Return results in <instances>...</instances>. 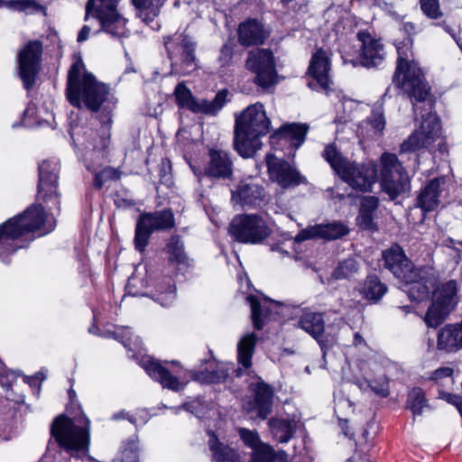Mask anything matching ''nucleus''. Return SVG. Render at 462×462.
Listing matches in <instances>:
<instances>
[{
    "instance_id": "774afa93",
    "label": "nucleus",
    "mask_w": 462,
    "mask_h": 462,
    "mask_svg": "<svg viewBox=\"0 0 462 462\" xmlns=\"http://www.w3.org/2000/svg\"><path fill=\"white\" fill-rule=\"evenodd\" d=\"M91 32V27L89 25H84L78 34L77 41L78 42H83L88 39L89 33Z\"/></svg>"
},
{
    "instance_id": "2f4dec72",
    "label": "nucleus",
    "mask_w": 462,
    "mask_h": 462,
    "mask_svg": "<svg viewBox=\"0 0 462 462\" xmlns=\"http://www.w3.org/2000/svg\"><path fill=\"white\" fill-rule=\"evenodd\" d=\"M298 327L315 338L322 350L326 347L322 340L325 331V321L320 313L304 311L299 319Z\"/></svg>"
},
{
    "instance_id": "4468645a",
    "label": "nucleus",
    "mask_w": 462,
    "mask_h": 462,
    "mask_svg": "<svg viewBox=\"0 0 462 462\" xmlns=\"http://www.w3.org/2000/svg\"><path fill=\"white\" fill-rule=\"evenodd\" d=\"M38 199L60 209V195L57 190L59 162L55 158L39 163Z\"/></svg>"
},
{
    "instance_id": "f8f14e48",
    "label": "nucleus",
    "mask_w": 462,
    "mask_h": 462,
    "mask_svg": "<svg viewBox=\"0 0 462 462\" xmlns=\"http://www.w3.org/2000/svg\"><path fill=\"white\" fill-rule=\"evenodd\" d=\"M174 226L173 213L163 209L152 213L142 214L136 223L134 246L139 252H143L148 245L151 235L154 231L167 230Z\"/></svg>"
},
{
    "instance_id": "cd10ccee",
    "label": "nucleus",
    "mask_w": 462,
    "mask_h": 462,
    "mask_svg": "<svg viewBox=\"0 0 462 462\" xmlns=\"http://www.w3.org/2000/svg\"><path fill=\"white\" fill-rule=\"evenodd\" d=\"M309 73L322 89H328L331 83L330 79V59L328 53L320 49L317 51L310 62Z\"/></svg>"
},
{
    "instance_id": "39448f33",
    "label": "nucleus",
    "mask_w": 462,
    "mask_h": 462,
    "mask_svg": "<svg viewBox=\"0 0 462 462\" xmlns=\"http://www.w3.org/2000/svg\"><path fill=\"white\" fill-rule=\"evenodd\" d=\"M398 62L393 76V82L401 88L416 103L413 111L417 116L421 109L419 103L425 102L430 94V87L425 81L424 74L417 62L410 60L408 55L403 56L402 50L398 49Z\"/></svg>"
},
{
    "instance_id": "864d4df0",
    "label": "nucleus",
    "mask_w": 462,
    "mask_h": 462,
    "mask_svg": "<svg viewBox=\"0 0 462 462\" xmlns=\"http://www.w3.org/2000/svg\"><path fill=\"white\" fill-rule=\"evenodd\" d=\"M239 435L244 442L247 446L253 448L254 450H255V448L261 444L259 443V436L254 431L243 428L239 430Z\"/></svg>"
},
{
    "instance_id": "f03ea898",
    "label": "nucleus",
    "mask_w": 462,
    "mask_h": 462,
    "mask_svg": "<svg viewBox=\"0 0 462 462\" xmlns=\"http://www.w3.org/2000/svg\"><path fill=\"white\" fill-rule=\"evenodd\" d=\"M55 223L49 220L42 205H32L18 217L8 219L0 226V259L5 262L6 258L22 248L16 242L23 235L40 231L46 235L54 229Z\"/></svg>"
},
{
    "instance_id": "393cba45",
    "label": "nucleus",
    "mask_w": 462,
    "mask_h": 462,
    "mask_svg": "<svg viewBox=\"0 0 462 462\" xmlns=\"http://www.w3.org/2000/svg\"><path fill=\"white\" fill-rule=\"evenodd\" d=\"M265 197L264 189L254 181H241L235 190H232V201L242 207L260 206Z\"/></svg>"
},
{
    "instance_id": "a19ab883",
    "label": "nucleus",
    "mask_w": 462,
    "mask_h": 462,
    "mask_svg": "<svg viewBox=\"0 0 462 462\" xmlns=\"http://www.w3.org/2000/svg\"><path fill=\"white\" fill-rule=\"evenodd\" d=\"M268 424L273 437L282 443L288 442L295 431V422L292 420L272 418Z\"/></svg>"
},
{
    "instance_id": "e2e57ef3",
    "label": "nucleus",
    "mask_w": 462,
    "mask_h": 462,
    "mask_svg": "<svg viewBox=\"0 0 462 462\" xmlns=\"http://www.w3.org/2000/svg\"><path fill=\"white\" fill-rule=\"evenodd\" d=\"M358 106V104H356L355 101L353 100H346L342 103V107L344 110L346 109H348L350 112H352V110L354 108H356ZM356 116H353L351 113H349L348 115L342 117V120L344 122H347V121H351L355 118Z\"/></svg>"
},
{
    "instance_id": "338daca9",
    "label": "nucleus",
    "mask_w": 462,
    "mask_h": 462,
    "mask_svg": "<svg viewBox=\"0 0 462 462\" xmlns=\"http://www.w3.org/2000/svg\"><path fill=\"white\" fill-rule=\"evenodd\" d=\"M112 419L114 420H119L125 419V420H128L131 423L136 424V420L133 416L129 415V413L126 412L125 411H120L118 412L114 413L112 416Z\"/></svg>"
},
{
    "instance_id": "c756f323",
    "label": "nucleus",
    "mask_w": 462,
    "mask_h": 462,
    "mask_svg": "<svg viewBox=\"0 0 462 462\" xmlns=\"http://www.w3.org/2000/svg\"><path fill=\"white\" fill-rule=\"evenodd\" d=\"M238 42L245 47L263 44L267 38L263 26L255 19L241 23L237 30Z\"/></svg>"
},
{
    "instance_id": "79ce46f5",
    "label": "nucleus",
    "mask_w": 462,
    "mask_h": 462,
    "mask_svg": "<svg viewBox=\"0 0 462 462\" xmlns=\"http://www.w3.org/2000/svg\"><path fill=\"white\" fill-rule=\"evenodd\" d=\"M2 7L26 14L46 12V8L38 3L37 0H0V8Z\"/></svg>"
},
{
    "instance_id": "2eb2a0df",
    "label": "nucleus",
    "mask_w": 462,
    "mask_h": 462,
    "mask_svg": "<svg viewBox=\"0 0 462 462\" xmlns=\"http://www.w3.org/2000/svg\"><path fill=\"white\" fill-rule=\"evenodd\" d=\"M457 282L454 280L441 286L424 319L429 327L436 328L444 321L457 304Z\"/></svg>"
},
{
    "instance_id": "4d7b16f0",
    "label": "nucleus",
    "mask_w": 462,
    "mask_h": 462,
    "mask_svg": "<svg viewBox=\"0 0 462 462\" xmlns=\"http://www.w3.org/2000/svg\"><path fill=\"white\" fill-rule=\"evenodd\" d=\"M282 5L292 12H305L307 0H281Z\"/></svg>"
},
{
    "instance_id": "4be33fe9",
    "label": "nucleus",
    "mask_w": 462,
    "mask_h": 462,
    "mask_svg": "<svg viewBox=\"0 0 462 462\" xmlns=\"http://www.w3.org/2000/svg\"><path fill=\"white\" fill-rule=\"evenodd\" d=\"M349 231V227L343 222L332 221L307 226L296 236L295 240L299 242L308 239L336 240L347 236Z\"/></svg>"
},
{
    "instance_id": "0eeeda50",
    "label": "nucleus",
    "mask_w": 462,
    "mask_h": 462,
    "mask_svg": "<svg viewBox=\"0 0 462 462\" xmlns=\"http://www.w3.org/2000/svg\"><path fill=\"white\" fill-rule=\"evenodd\" d=\"M164 45L176 73L189 75L198 69L195 54L197 42L193 37L184 32H176L164 37Z\"/></svg>"
},
{
    "instance_id": "ddd939ff",
    "label": "nucleus",
    "mask_w": 462,
    "mask_h": 462,
    "mask_svg": "<svg viewBox=\"0 0 462 462\" xmlns=\"http://www.w3.org/2000/svg\"><path fill=\"white\" fill-rule=\"evenodd\" d=\"M227 94L228 91L223 89L218 91L211 101L198 99L183 82L179 83L174 90L177 105L180 108L188 109L196 114L202 113L209 116H216L224 107Z\"/></svg>"
},
{
    "instance_id": "09e8293b",
    "label": "nucleus",
    "mask_w": 462,
    "mask_h": 462,
    "mask_svg": "<svg viewBox=\"0 0 462 462\" xmlns=\"http://www.w3.org/2000/svg\"><path fill=\"white\" fill-rule=\"evenodd\" d=\"M122 172L112 167H106L99 172L96 173L94 179V186L101 189L106 182L110 180H117L121 178Z\"/></svg>"
},
{
    "instance_id": "49530a36",
    "label": "nucleus",
    "mask_w": 462,
    "mask_h": 462,
    "mask_svg": "<svg viewBox=\"0 0 462 462\" xmlns=\"http://www.w3.org/2000/svg\"><path fill=\"white\" fill-rule=\"evenodd\" d=\"M212 366L213 364H210L209 367L205 371L195 374L194 380L206 383H216L223 381L227 376L226 370L214 369Z\"/></svg>"
},
{
    "instance_id": "423d86ee",
    "label": "nucleus",
    "mask_w": 462,
    "mask_h": 462,
    "mask_svg": "<svg viewBox=\"0 0 462 462\" xmlns=\"http://www.w3.org/2000/svg\"><path fill=\"white\" fill-rule=\"evenodd\" d=\"M271 121L266 116L263 104L257 102L248 106L235 120L234 144H256L268 134Z\"/></svg>"
},
{
    "instance_id": "bf43d9fd",
    "label": "nucleus",
    "mask_w": 462,
    "mask_h": 462,
    "mask_svg": "<svg viewBox=\"0 0 462 462\" xmlns=\"http://www.w3.org/2000/svg\"><path fill=\"white\" fill-rule=\"evenodd\" d=\"M371 365H372V364L370 362H365V361H362L359 364V369L361 372H363L364 377L365 379V383H362L360 380H356L354 383L358 386V388L362 392H365L366 390V388H369L367 386L366 379H368V377L370 375L368 373V369H370Z\"/></svg>"
},
{
    "instance_id": "f704fd0d",
    "label": "nucleus",
    "mask_w": 462,
    "mask_h": 462,
    "mask_svg": "<svg viewBox=\"0 0 462 462\" xmlns=\"http://www.w3.org/2000/svg\"><path fill=\"white\" fill-rule=\"evenodd\" d=\"M210 161L206 170V173L215 178H229L232 174V163L227 154L221 151L212 148L209 150Z\"/></svg>"
},
{
    "instance_id": "8fccbe9b",
    "label": "nucleus",
    "mask_w": 462,
    "mask_h": 462,
    "mask_svg": "<svg viewBox=\"0 0 462 462\" xmlns=\"http://www.w3.org/2000/svg\"><path fill=\"white\" fill-rule=\"evenodd\" d=\"M423 14L430 19H439L442 16L439 0H420Z\"/></svg>"
},
{
    "instance_id": "bb28decb",
    "label": "nucleus",
    "mask_w": 462,
    "mask_h": 462,
    "mask_svg": "<svg viewBox=\"0 0 462 462\" xmlns=\"http://www.w3.org/2000/svg\"><path fill=\"white\" fill-rule=\"evenodd\" d=\"M446 183V177L435 178L421 189L417 198V206L421 209L423 215L438 208Z\"/></svg>"
},
{
    "instance_id": "412c9836",
    "label": "nucleus",
    "mask_w": 462,
    "mask_h": 462,
    "mask_svg": "<svg viewBox=\"0 0 462 462\" xmlns=\"http://www.w3.org/2000/svg\"><path fill=\"white\" fill-rule=\"evenodd\" d=\"M357 40L360 42V54L357 61H351L354 66L357 63L364 67H376L383 63L385 56L383 45L380 41L374 39L365 31L357 33Z\"/></svg>"
},
{
    "instance_id": "ea45409f",
    "label": "nucleus",
    "mask_w": 462,
    "mask_h": 462,
    "mask_svg": "<svg viewBox=\"0 0 462 462\" xmlns=\"http://www.w3.org/2000/svg\"><path fill=\"white\" fill-rule=\"evenodd\" d=\"M209 448L212 452L213 460L217 462H237L238 456L235 450L218 441L213 433H209Z\"/></svg>"
},
{
    "instance_id": "13d9d810",
    "label": "nucleus",
    "mask_w": 462,
    "mask_h": 462,
    "mask_svg": "<svg viewBox=\"0 0 462 462\" xmlns=\"http://www.w3.org/2000/svg\"><path fill=\"white\" fill-rule=\"evenodd\" d=\"M440 398L442 400L446 401L447 402L454 405L457 409V411L462 418V398L459 395L453 394L450 393L441 392Z\"/></svg>"
},
{
    "instance_id": "603ef678",
    "label": "nucleus",
    "mask_w": 462,
    "mask_h": 462,
    "mask_svg": "<svg viewBox=\"0 0 462 462\" xmlns=\"http://www.w3.org/2000/svg\"><path fill=\"white\" fill-rule=\"evenodd\" d=\"M108 336L121 342L125 347L133 341V335L127 327H116L114 332H108Z\"/></svg>"
},
{
    "instance_id": "5fc2aeb1",
    "label": "nucleus",
    "mask_w": 462,
    "mask_h": 462,
    "mask_svg": "<svg viewBox=\"0 0 462 462\" xmlns=\"http://www.w3.org/2000/svg\"><path fill=\"white\" fill-rule=\"evenodd\" d=\"M353 403L349 399H346L344 397L335 398V412L337 414L339 420V415L346 413L347 411H351Z\"/></svg>"
},
{
    "instance_id": "f3484780",
    "label": "nucleus",
    "mask_w": 462,
    "mask_h": 462,
    "mask_svg": "<svg viewBox=\"0 0 462 462\" xmlns=\"http://www.w3.org/2000/svg\"><path fill=\"white\" fill-rule=\"evenodd\" d=\"M42 51L40 42L32 41L18 52V74L27 90L33 87L39 73Z\"/></svg>"
},
{
    "instance_id": "5701e85b",
    "label": "nucleus",
    "mask_w": 462,
    "mask_h": 462,
    "mask_svg": "<svg viewBox=\"0 0 462 462\" xmlns=\"http://www.w3.org/2000/svg\"><path fill=\"white\" fill-rule=\"evenodd\" d=\"M441 136L439 118L430 111L426 116L422 115V122L419 129H416L402 144H431Z\"/></svg>"
},
{
    "instance_id": "4c0bfd02",
    "label": "nucleus",
    "mask_w": 462,
    "mask_h": 462,
    "mask_svg": "<svg viewBox=\"0 0 462 462\" xmlns=\"http://www.w3.org/2000/svg\"><path fill=\"white\" fill-rule=\"evenodd\" d=\"M257 337L254 333L244 336L237 345V358L240 365L245 368L252 365V356L254 352Z\"/></svg>"
},
{
    "instance_id": "a18cd8bd",
    "label": "nucleus",
    "mask_w": 462,
    "mask_h": 462,
    "mask_svg": "<svg viewBox=\"0 0 462 462\" xmlns=\"http://www.w3.org/2000/svg\"><path fill=\"white\" fill-rule=\"evenodd\" d=\"M359 270V263L356 258H347L338 263L332 273L335 280L348 279Z\"/></svg>"
},
{
    "instance_id": "58836bf2",
    "label": "nucleus",
    "mask_w": 462,
    "mask_h": 462,
    "mask_svg": "<svg viewBox=\"0 0 462 462\" xmlns=\"http://www.w3.org/2000/svg\"><path fill=\"white\" fill-rule=\"evenodd\" d=\"M387 287L375 275H369L364 282L360 292L366 300L377 302L386 293Z\"/></svg>"
},
{
    "instance_id": "0e129e2a",
    "label": "nucleus",
    "mask_w": 462,
    "mask_h": 462,
    "mask_svg": "<svg viewBox=\"0 0 462 462\" xmlns=\"http://www.w3.org/2000/svg\"><path fill=\"white\" fill-rule=\"evenodd\" d=\"M453 374V369L450 367H440L433 372L432 379L438 380L444 377H450Z\"/></svg>"
},
{
    "instance_id": "b1692460",
    "label": "nucleus",
    "mask_w": 462,
    "mask_h": 462,
    "mask_svg": "<svg viewBox=\"0 0 462 462\" xmlns=\"http://www.w3.org/2000/svg\"><path fill=\"white\" fill-rule=\"evenodd\" d=\"M141 365L149 376L154 381L159 382L163 388L175 392L184 388L185 384L180 381L179 377L171 374L160 361L151 356H146L141 360Z\"/></svg>"
},
{
    "instance_id": "c9c22d12",
    "label": "nucleus",
    "mask_w": 462,
    "mask_h": 462,
    "mask_svg": "<svg viewBox=\"0 0 462 462\" xmlns=\"http://www.w3.org/2000/svg\"><path fill=\"white\" fill-rule=\"evenodd\" d=\"M247 302L251 307V317L253 325L255 329L260 330L263 328L264 319L274 310L280 307V304L275 301H267L264 300L263 302L254 295H249Z\"/></svg>"
},
{
    "instance_id": "a878e982",
    "label": "nucleus",
    "mask_w": 462,
    "mask_h": 462,
    "mask_svg": "<svg viewBox=\"0 0 462 462\" xmlns=\"http://www.w3.org/2000/svg\"><path fill=\"white\" fill-rule=\"evenodd\" d=\"M383 256L385 267L389 269L395 277L399 279H409L411 281L410 278L414 276L412 273H408L411 271L414 266L405 256L400 246L395 245L384 251Z\"/></svg>"
},
{
    "instance_id": "dca6fc26",
    "label": "nucleus",
    "mask_w": 462,
    "mask_h": 462,
    "mask_svg": "<svg viewBox=\"0 0 462 462\" xmlns=\"http://www.w3.org/2000/svg\"><path fill=\"white\" fill-rule=\"evenodd\" d=\"M245 65L255 74L254 82L263 88H268L277 82L273 55L270 50L257 49L249 51Z\"/></svg>"
},
{
    "instance_id": "c85d7f7f",
    "label": "nucleus",
    "mask_w": 462,
    "mask_h": 462,
    "mask_svg": "<svg viewBox=\"0 0 462 462\" xmlns=\"http://www.w3.org/2000/svg\"><path fill=\"white\" fill-rule=\"evenodd\" d=\"M437 348L446 353H457L462 349V321L446 325L439 330Z\"/></svg>"
},
{
    "instance_id": "e433bc0d",
    "label": "nucleus",
    "mask_w": 462,
    "mask_h": 462,
    "mask_svg": "<svg viewBox=\"0 0 462 462\" xmlns=\"http://www.w3.org/2000/svg\"><path fill=\"white\" fill-rule=\"evenodd\" d=\"M138 16L146 23L153 21L161 13L165 0H132Z\"/></svg>"
},
{
    "instance_id": "473e14b6",
    "label": "nucleus",
    "mask_w": 462,
    "mask_h": 462,
    "mask_svg": "<svg viewBox=\"0 0 462 462\" xmlns=\"http://www.w3.org/2000/svg\"><path fill=\"white\" fill-rule=\"evenodd\" d=\"M385 120L381 107L373 109L371 116L364 121L357 129L358 135L362 141H374L380 136L384 129Z\"/></svg>"
},
{
    "instance_id": "7c9ffc66",
    "label": "nucleus",
    "mask_w": 462,
    "mask_h": 462,
    "mask_svg": "<svg viewBox=\"0 0 462 462\" xmlns=\"http://www.w3.org/2000/svg\"><path fill=\"white\" fill-rule=\"evenodd\" d=\"M378 206V198L374 196L362 197L358 216L356 217L357 226L361 229L372 232L377 230V225L374 222V218Z\"/></svg>"
},
{
    "instance_id": "69168bd1",
    "label": "nucleus",
    "mask_w": 462,
    "mask_h": 462,
    "mask_svg": "<svg viewBox=\"0 0 462 462\" xmlns=\"http://www.w3.org/2000/svg\"><path fill=\"white\" fill-rule=\"evenodd\" d=\"M161 167H162V171L163 172V175L162 178L164 179L165 181L170 180L171 178H170V175L168 174V172L171 169V161L167 158L162 159V162H161Z\"/></svg>"
},
{
    "instance_id": "7ed1b4c3",
    "label": "nucleus",
    "mask_w": 462,
    "mask_h": 462,
    "mask_svg": "<svg viewBox=\"0 0 462 462\" xmlns=\"http://www.w3.org/2000/svg\"><path fill=\"white\" fill-rule=\"evenodd\" d=\"M323 157L336 173L354 189L370 191L377 180L375 164L350 162L337 151V146H326Z\"/></svg>"
},
{
    "instance_id": "6ab92c4d",
    "label": "nucleus",
    "mask_w": 462,
    "mask_h": 462,
    "mask_svg": "<svg viewBox=\"0 0 462 462\" xmlns=\"http://www.w3.org/2000/svg\"><path fill=\"white\" fill-rule=\"evenodd\" d=\"M408 273H412L414 276L409 279H401L403 282L402 291H405L411 300L420 301L426 299L436 285L435 273L431 268L420 267L413 268Z\"/></svg>"
},
{
    "instance_id": "de8ad7c7",
    "label": "nucleus",
    "mask_w": 462,
    "mask_h": 462,
    "mask_svg": "<svg viewBox=\"0 0 462 462\" xmlns=\"http://www.w3.org/2000/svg\"><path fill=\"white\" fill-rule=\"evenodd\" d=\"M167 253L170 254V261L177 263H184L186 262V254L184 246L178 236L171 238L167 245Z\"/></svg>"
},
{
    "instance_id": "9d476101",
    "label": "nucleus",
    "mask_w": 462,
    "mask_h": 462,
    "mask_svg": "<svg viewBox=\"0 0 462 462\" xmlns=\"http://www.w3.org/2000/svg\"><path fill=\"white\" fill-rule=\"evenodd\" d=\"M137 279L135 276L128 280L127 289L130 294L134 296H147L158 302L162 307L171 306L176 299V287L173 280L170 276H164L152 271H147V280L144 287L146 291L139 292L132 291L136 286Z\"/></svg>"
},
{
    "instance_id": "20e7f679",
    "label": "nucleus",
    "mask_w": 462,
    "mask_h": 462,
    "mask_svg": "<svg viewBox=\"0 0 462 462\" xmlns=\"http://www.w3.org/2000/svg\"><path fill=\"white\" fill-rule=\"evenodd\" d=\"M90 420L85 415L70 419L61 414L55 418L51 426V436L58 445L71 457L86 452L89 447Z\"/></svg>"
},
{
    "instance_id": "6e6d98bb",
    "label": "nucleus",
    "mask_w": 462,
    "mask_h": 462,
    "mask_svg": "<svg viewBox=\"0 0 462 462\" xmlns=\"http://www.w3.org/2000/svg\"><path fill=\"white\" fill-rule=\"evenodd\" d=\"M233 47L230 44H224L220 50V54L218 57V62L222 67L227 66L230 64L233 59Z\"/></svg>"
},
{
    "instance_id": "1a4fd4ad",
    "label": "nucleus",
    "mask_w": 462,
    "mask_h": 462,
    "mask_svg": "<svg viewBox=\"0 0 462 462\" xmlns=\"http://www.w3.org/2000/svg\"><path fill=\"white\" fill-rule=\"evenodd\" d=\"M271 232L268 223L259 214L237 215L229 226V234L234 240L245 244L261 243Z\"/></svg>"
},
{
    "instance_id": "052dcab7",
    "label": "nucleus",
    "mask_w": 462,
    "mask_h": 462,
    "mask_svg": "<svg viewBox=\"0 0 462 462\" xmlns=\"http://www.w3.org/2000/svg\"><path fill=\"white\" fill-rule=\"evenodd\" d=\"M14 374L8 372L5 369L0 370V384L4 387L9 388L14 379Z\"/></svg>"
},
{
    "instance_id": "3c124183",
    "label": "nucleus",
    "mask_w": 462,
    "mask_h": 462,
    "mask_svg": "<svg viewBox=\"0 0 462 462\" xmlns=\"http://www.w3.org/2000/svg\"><path fill=\"white\" fill-rule=\"evenodd\" d=\"M367 386L378 396L385 398L389 395V383L385 376L380 377L378 380L370 381L366 379Z\"/></svg>"
},
{
    "instance_id": "f257e3e1",
    "label": "nucleus",
    "mask_w": 462,
    "mask_h": 462,
    "mask_svg": "<svg viewBox=\"0 0 462 462\" xmlns=\"http://www.w3.org/2000/svg\"><path fill=\"white\" fill-rule=\"evenodd\" d=\"M67 97L69 103L80 108L84 105L92 112H101L111 123V112L115 109L117 98L113 88L97 81L94 75L84 71V64L75 62L68 73Z\"/></svg>"
},
{
    "instance_id": "680f3d73",
    "label": "nucleus",
    "mask_w": 462,
    "mask_h": 462,
    "mask_svg": "<svg viewBox=\"0 0 462 462\" xmlns=\"http://www.w3.org/2000/svg\"><path fill=\"white\" fill-rule=\"evenodd\" d=\"M261 146H258L260 148ZM237 152L243 158H250L254 155L257 151V146H235Z\"/></svg>"
},
{
    "instance_id": "72a5a7b5",
    "label": "nucleus",
    "mask_w": 462,
    "mask_h": 462,
    "mask_svg": "<svg viewBox=\"0 0 462 462\" xmlns=\"http://www.w3.org/2000/svg\"><path fill=\"white\" fill-rule=\"evenodd\" d=\"M309 131L307 124L287 123L278 128L272 135V142H291L302 144Z\"/></svg>"
},
{
    "instance_id": "37998d69",
    "label": "nucleus",
    "mask_w": 462,
    "mask_h": 462,
    "mask_svg": "<svg viewBox=\"0 0 462 462\" xmlns=\"http://www.w3.org/2000/svg\"><path fill=\"white\" fill-rule=\"evenodd\" d=\"M288 455L284 451L275 452L266 444H260L252 454L251 462H288Z\"/></svg>"
},
{
    "instance_id": "a211bd4d",
    "label": "nucleus",
    "mask_w": 462,
    "mask_h": 462,
    "mask_svg": "<svg viewBox=\"0 0 462 462\" xmlns=\"http://www.w3.org/2000/svg\"><path fill=\"white\" fill-rule=\"evenodd\" d=\"M269 178L282 189H289L306 182V178L300 171L282 158L273 153L265 156Z\"/></svg>"
},
{
    "instance_id": "6e6552de",
    "label": "nucleus",
    "mask_w": 462,
    "mask_h": 462,
    "mask_svg": "<svg viewBox=\"0 0 462 462\" xmlns=\"http://www.w3.org/2000/svg\"><path fill=\"white\" fill-rule=\"evenodd\" d=\"M120 0H88L84 20L88 22L90 17L97 19L100 24V31L116 38L126 37L129 31L126 29V20L122 17L116 6Z\"/></svg>"
},
{
    "instance_id": "9b49d317",
    "label": "nucleus",
    "mask_w": 462,
    "mask_h": 462,
    "mask_svg": "<svg viewBox=\"0 0 462 462\" xmlns=\"http://www.w3.org/2000/svg\"><path fill=\"white\" fill-rule=\"evenodd\" d=\"M381 164L382 189L391 199H394L409 189V176L394 154H383Z\"/></svg>"
},
{
    "instance_id": "aec40b11",
    "label": "nucleus",
    "mask_w": 462,
    "mask_h": 462,
    "mask_svg": "<svg viewBox=\"0 0 462 462\" xmlns=\"http://www.w3.org/2000/svg\"><path fill=\"white\" fill-rule=\"evenodd\" d=\"M254 398L244 402L243 407L246 412L264 420L273 411V389L262 379L250 385Z\"/></svg>"
},
{
    "instance_id": "c03bdc74",
    "label": "nucleus",
    "mask_w": 462,
    "mask_h": 462,
    "mask_svg": "<svg viewBox=\"0 0 462 462\" xmlns=\"http://www.w3.org/2000/svg\"><path fill=\"white\" fill-rule=\"evenodd\" d=\"M429 407L425 393L421 388L411 389L407 396L406 408L411 410L413 416H420L425 408Z\"/></svg>"
}]
</instances>
